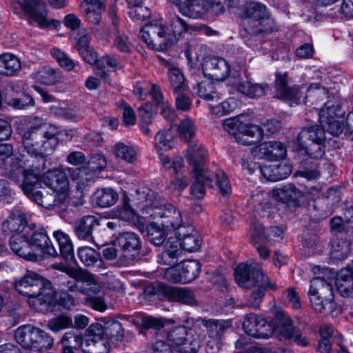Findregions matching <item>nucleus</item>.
Instances as JSON below:
<instances>
[{
    "instance_id": "nucleus-57",
    "label": "nucleus",
    "mask_w": 353,
    "mask_h": 353,
    "mask_svg": "<svg viewBox=\"0 0 353 353\" xmlns=\"http://www.w3.org/2000/svg\"><path fill=\"white\" fill-rule=\"evenodd\" d=\"M107 165L105 157L100 154H93L87 163V168L92 172H101Z\"/></svg>"
},
{
    "instance_id": "nucleus-37",
    "label": "nucleus",
    "mask_w": 353,
    "mask_h": 353,
    "mask_svg": "<svg viewBox=\"0 0 353 353\" xmlns=\"http://www.w3.org/2000/svg\"><path fill=\"white\" fill-rule=\"evenodd\" d=\"M119 199V194L111 188L98 189L94 194L96 204L101 208H108L114 205Z\"/></svg>"
},
{
    "instance_id": "nucleus-20",
    "label": "nucleus",
    "mask_w": 353,
    "mask_h": 353,
    "mask_svg": "<svg viewBox=\"0 0 353 353\" xmlns=\"http://www.w3.org/2000/svg\"><path fill=\"white\" fill-rule=\"evenodd\" d=\"M203 71L206 77L216 81H223L228 77L230 67L225 59L212 57L205 61Z\"/></svg>"
},
{
    "instance_id": "nucleus-23",
    "label": "nucleus",
    "mask_w": 353,
    "mask_h": 353,
    "mask_svg": "<svg viewBox=\"0 0 353 353\" xmlns=\"http://www.w3.org/2000/svg\"><path fill=\"white\" fill-rule=\"evenodd\" d=\"M116 241L120 248L121 259L133 258L141 248L140 239L133 232H127L120 234Z\"/></svg>"
},
{
    "instance_id": "nucleus-49",
    "label": "nucleus",
    "mask_w": 353,
    "mask_h": 353,
    "mask_svg": "<svg viewBox=\"0 0 353 353\" xmlns=\"http://www.w3.org/2000/svg\"><path fill=\"white\" fill-rule=\"evenodd\" d=\"M324 141L319 140L316 142H310L301 146H296L295 149L298 151L303 150L311 158L319 159L323 157L324 154Z\"/></svg>"
},
{
    "instance_id": "nucleus-9",
    "label": "nucleus",
    "mask_w": 353,
    "mask_h": 353,
    "mask_svg": "<svg viewBox=\"0 0 353 353\" xmlns=\"http://www.w3.org/2000/svg\"><path fill=\"white\" fill-rule=\"evenodd\" d=\"M25 14L37 23L41 28L57 29L60 26L59 21L50 19L48 11L40 0H16Z\"/></svg>"
},
{
    "instance_id": "nucleus-53",
    "label": "nucleus",
    "mask_w": 353,
    "mask_h": 353,
    "mask_svg": "<svg viewBox=\"0 0 353 353\" xmlns=\"http://www.w3.org/2000/svg\"><path fill=\"white\" fill-rule=\"evenodd\" d=\"M179 137L185 141H189L193 138L196 132V127L193 121L187 118L182 121L177 127Z\"/></svg>"
},
{
    "instance_id": "nucleus-31",
    "label": "nucleus",
    "mask_w": 353,
    "mask_h": 353,
    "mask_svg": "<svg viewBox=\"0 0 353 353\" xmlns=\"http://www.w3.org/2000/svg\"><path fill=\"white\" fill-rule=\"evenodd\" d=\"M147 235L149 241L155 245H161L164 243L165 239L171 236L174 241V234L171 231L165 230V227L159 224L156 220L152 219V222L147 227Z\"/></svg>"
},
{
    "instance_id": "nucleus-62",
    "label": "nucleus",
    "mask_w": 353,
    "mask_h": 353,
    "mask_svg": "<svg viewBox=\"0 0 353 353\" xmlns=\"http://www.w3.org/2000/svg\"><path fill=\"white\" fill-rule=\"evenodd\" d=\"M197 89L199 96L206 100H213L218 97L216 92L213 91L212 83H201L198 84Z\"/></svg>"
},
{
    "instance_id": "nucleus-27",
    "label": "nucleus",
    "mask_w": 353,
    "mask_h": 353,
    "mask_svg": "<svg viewBox=\"0 0 353 353\" xmlns=\"http://www.w3.org/2000/svg\"><path fill=\"white\" fill-rule=\"evenodd\" d=\"M336 287L343 297L350 296L353 292V261L351 265L341 269L336 277Z\"/></svg>"
},
{
    "instance_id": "nucleus-2",
    "label": "nucleus",
    "mask_w": 353,
    "mask_h": 353,
    "mask_svg": "<svg viewBox=\"0 0 353 353\" xmlns=\"http://www.w3.org/2000/svg\"><path fill=\"white\" fill-rule=\"evenodd\" d=\"M188 30V24L178 16L168 21L152 20L144 25L140 30V37L148 48L164 50L174 43L183 32Z\"/></svg>"
},
{
    "instance_id": "nucleus-63",
    "label": "nucleus",
    "mask_w": 353,
    "mask_h": 353,
    "mask_svg": "<svg viewBox=\"0 0 353 353\" xmlns=\"http://www.w3.org/2000/svg\"><path fill=\"white\" fill-rule=\"evenodd\" d=\"M103 327L106 338H114L123 334L121 324L117 321L107 322Z\"/></svg>"
},
{
    "instance_id": "nucleus-10",
    "label": "nucleus",
    "mask_w": 353,
    "mask_h": 353,
    "mask_svg": "<svg viewBox=\"0 0 353 353\" xmlns=\"http://www.w3.org/2000/svg\"><path fill=\"white\" fill-rule=\"evenodd\" d=\"M225 0H192L180 13L193 19H206L210 14H219L224 11Z\"/></svg>"
},
{
    "instance_id": "nucleus-18",
    "label": "nucleus",
    "mask_w": 353,
    "mask_h": 353,
    "mask_svg": "<svg viewBox=\"0 0 353 353\" xmlns=\"http://www.w3.org/2000/svg\"><path fill=\"white\" fill-rule=\"evenodd\" d=\"M54 267L73 278L76 281L75 288L83 294L92 290V285H96L92 275L81 268H70L62 264H55Z\"/></svg>"
},
{
    "instance_id": "nucleus-55",
    "label": "nucleus",
    "mask_w": 353,
    "mask_h": 353,
    "mask_svg": "<svg viewBox=\"0 0 353 353\" xmlns=\"http://www.w3.org/2000/svg\"><path fill=\"white\" fill-rule=\"evenodd\" d=\"M50 54L59 63L61 67L69 71L72 70L74 68L76 63L68 56V54L59 48H52Z\"/></svg>"
},
{
    "instance_id": "nucleus-29",
    "label": "nucleus",
    "mask_w": 353,
    "mask_h": 353,
    "mask_svg": "<svg viewBox=\"0 0 353 353\" xmlns=\"http://www.w3.org/2000/svg\"><path fill=\"white\" fill-rule=\"evenodd\" d=\"M21 70L20 59L13 54L6 52L0 54V76H17Z\"/></svg>"
},
{
    "instance_id": "nucleus-64",
    "label": "nucleus",
    "mask_w": 353,
    "mask_h": 353,
    "mask_svg": "<svg viewBox=\"0 0 353 353\" xmlns=\"http://www.w3.org/2000/svg\"><path fill=\"white\" fill-rule=\"evenodd\" d=\"M189 181L187 176H178L170 183L169 188L175 195H179L188 185Z\"/></svg>"
},
{
    "instance_id": "nucleus-8",
    "label": "nucleus",
    "mask_w": 353,
    "mask_h": 353,
    "mask_svg": "<svg viewBox=\"0 0 353 353\" xmlns=\"http://www.w3.org/2000/svg\"><path fill=\"white\" fill-rule=\"evenodd\" d=\"M149 190L148 188H139L136 190V195H133L132 200L128 196V194L124 192L122 195V204L114 208L112 213L114 218H117L124 221L130 222L133 224L142 225L143 223V219L139 216L137 210L134 208L133 205H141L143 211L144 205H145V197H143L142 191Z\"/></svg>"
},
{
    "instance_id": "nucleus-36",
    "label": "nucleus",
    "mask_w": 353,
    "mask_h": 353,
    "mask_svg": "<svg viewBox=\"0 0 353 353\" xmlns=\"http://www.w3.org/2000/svg\"><path fill=\"white\" fill-rule=\"evenodd\" d=\"M272 196L275 200L283 202H298L303 196V194L293 185H288L283 188L273 189Z\"/></svg>"
},
{
    "instance_id": "nucleus-33",
    "label": "nucleus",
    "mask_w": 353,
    "mask_h": 353,
    "mask_svg": "<svg viewBox=\"0 0 353 353\" xmlns=\"http://www.w3.org/2000/svg\"><path fill=\"white\" fill-rule=\"evenodd\" d=\"M163 252L159 256V262L172 267L176 263L180 249L177 243H174L170 236L163 245Z\"/></svg>"
},
{
    "instance_id": "nucleus-54",
    "label": "nucleus",
    "mask_w": 353,
    "mask_h": 353,
    "mask_svg": "<svg viewBox=\"0 0 353 353\" xmlns=\"http://www.w3.org/2000/svg\"><path fill=\"white\" fill-rule=\"evenodd\" d=\"M151 94L161 111V114L168 117L172 113V109L168 101L164 100L159 88L153 85L151 90Z\"/></svg>"
},
{
    "instance_id": "nucleus-48",
    "label": "nucleus",
    "mask_w": 353,
    "mask_h": 353,
    "mask_svg": "<svg viewBox=\"0 0 353 353\" xmlns=\"http://www.w3.org/2000/svg\"><path fill=\"white\" fill-rule=\"evenodd\" d=\"M130 6V16L134 21H143L150 15L146 7L142 6L141 0H126Z\"/></svg>"
},
{
    "instance_id": "nucleus-4",
    "label": "nucleus",
    "mask_w": 353,
    "mask_h": 353,
    "mask_svg": "<svg viewBox=\"0 0 353 353\" xmlns=\"http://www.w3.org/2000/svg\"><path fill=\"white\" fill-rule=\"evenodd\" d=\"M62 132L52 124L44 123L40 128H30L21 132L24 150L32 159L39 157V161L44 164L43 154L54 148L58 139H62Z\"/></svg>"
},
{
    "instance_id": "nucleus-56",
    "label": "nucleus",
    "mask_w": 353,
    "mask_h": 353,
    "mask_svg": "<svg viewBox=\"0 0 353 353\" xmlns=\"http://www.w3.org/2000/svg\"><path fill=\"white\" fill-rule=\"evenodd\" d=\"M237 107V103L233 98H230L216 105L211 107L212 112L219 117L223 116L234 111Z\"/></svg>"
},
{
    "instance_id": "nucleus-1",
    "label": "nucleus",
    "mask_w": 353,
    "mask_h": 353,
    "mask_svg": "<svg viewBox=\"0 0 353 353\" xmlns=\"http://www.w3.org/2000/svg\"><path fill=\"white\" fill-rule=\"evenodd\" d=\"M38 166L25 170L19 165L10 168L8 175L30 199L39 205L49 208L68 202L70 192L68 176L70 168L59 166L42 176Z\"/></svg>"
},
{
    "instance_id": "nucleus-11",
    "label": "nucleus",
    "mask_w": 353,
    "mask_h": 353,
    "mask_svg": "<svg viewBox=\"0 0 353 353\" xmlns=\"http://www.w3.org/2000/svg\"><path fill=\"white\" fill-rule=\"evenodd\" d=\"M277 325L276 315L274 322H268L263 317L250 314L245 317L243 327L245 332L252 337L267 339L276 333Z\"/></svg>"
},
{
    "instance_id": "nucleus-38",
    "label": "nucleus",
    "mask_w": 353,
    "mask_h": 353,
    "mask_svg": "<svg viewBox=\"0 0 353 353\" xmlns=\"http://www.w3.org/2000/svg\"><path fill=\"white\" fill-rule=\"evenodd\" d=\"M32 77L37 82L48 85L54 84L60 79L59 73L48 65L38 68Z\"/></svg>"
},
{
    "instance_id": "nucleus-17",
    "label": "nucleus",
    "mask_w": 353,
    "mask_h": 353,
    "mask_svg": "<svg viewBox=\"0 0 353 353\" xmlns=\"http://www.w3.org/2000/svg\"><path fill=\"white\" fill-rule=\"evenodd\" d=\"M105 336L103 326L100 323L91 324L86 330L85 339H83V346L86 351L90 350L91 346L98 349L103 347V350H97L96 353H110V345L108 342L104 339Z\"/></svg>"
},
{
    "instance_id": "nucleus-5",
    "label": "nucleus",
    "mask_w": 353,
    "mask_h": 353,
    "mask_svg": "<svg viewBox=\"0 0 353 353\" xmlns=\"http://www.w3.org/2000/svg\"><path fill=\"white\" fill-rule=\"evenodd\" d=\"M142 194L143 197L146 198L143 210H145L146 213L159 224L165 227V230L176 234L179 228L185 225L181 211L175 206L172 204L161 205L158 195L150 190H143Z\"/></svg>"
},
{
    "instance_id": "nucleus-28",
    "label": "nucleus",
    "mask_w": 353,
    "mask_h": 353,
    "mask_svg": "<svg viewBox=\"0 0 353 353\" xmlns=\"http://www.w3.org/2000/svg\"><path fill=\"white\" fill-rule=\"evenodd\" d=\"M263 137V130L254 124L244 123L240 125L239 134H236V141L241 145H251Z\"/></svg>"
},
{
    "instance_id": "nucleus-45",
    "label": "nucleus",
    "mask_w": 353,
    "mask_h": 353,
    "mask_svg": "<svg viewBox=\"0 0 353 353\" xmlns=\"http://www.w3.org/2000/svg\"><path fill=\"white\" fill-rule=\"evenodd\" d=\"M168 78L172 88L176 92H183L187 88L184 76L178 68L170 66Z\"/></svg>"
},
{
    "instance_id": "nucleus-7",
    "label": "nucleus",
    "mask_w": 353,
    "mask_h": 353,
    "mask_svg": "<svg viewBox=\"0 0 353 353\" xmlns=\"http://www.w3.org/2000/svg\"><path fill=\"white\" fill-rule=\"evenodd\" d=\"M15 339L23 348L41 351L52 347L53 338L43 330L30 325L18 327L15 332Z\"/></svg>"
},
{
    "instance_id": "nucleus-21",
    "label": "nucleus",
    "mask_w": 353,
    "mask_h": 353,
    "mask_svg": "<svg viewBox=\"0 0 353 353\" xmlns=\"http://www.w3.org/2000/svg\"><path fill=\"white\" fill-rule=\"evenodd\" d=\"M254 265V263L250 265L242 263L234 269V279L239 285L250 288L257 283V280H261V277L257 278V272L262 270L259 267Z\"/></svg>"
},
{
    "instance_id": "nucleus-35",
    "label": "nucleus",
    "mask_w": 353,
    "mask_h": 353,
    "mask_svg": "<svg viewBox=\"0 0 353 353\" xmlns=\"http://www.w3.org/2000/svg\"><path fill=\"white\" fill-rule=\"evenodd\" d=\"M24 228H30V226L26 225L23 213L19 210L12 212L2 224L3 231L8 233L20 232Z\"/></svg>"
},
{
    "instance_id": "nucleus-47",
    "label": "nucleus",
    "mask_w": 353,
    "mask_h": 353,
    "mask_svg": "<svg viewBox=\"0 0 353 353\" xmlns=\"http://www.w3.org/2000/svg\"><path fill=\"white\" fill-rule=\"evenodd\" d=\"M350 243L346 241L334 242L330 252L331 259L334 262L345 259L350 251Z\"/></svg>"
},
{
    "instance_id": "nucleus-61",
    "label": "nucleus",
    "mask_w": 353,
    "mask_h": 353,
    "mask_svg": "<svg viewBox=\"0 0 353 353\" xmlns=\"http://www.w3.org/2000/svg\"><path fill=\"white\" fill-rule=\"evenodd\" d=\"M10 104L17 109H25L29 106H33L34 101L31 96L22 94L20 97L12 99Z\"/></svg>"
},
{
    "instance_id": "nucleus-50",
    "label": "nucleus",
    "mask_w": 353,
    "mask_h": 353,
    "mask_svg": "<svg viewBox=\"0 0 353 353\" xmlns=\"http://www.w3.org/2000/svg\"><path fill=\"white\" fill-rule=\"evenodd\" d=\"M77 254L81 261L87 266L93 265L100 259L95 250L87 246L79 248Z\"/></svg>"
},
{
    "instance_id": "nucleus-32",
    "label": "nucleus",
    "mask_w": 353,
    "mask_h": 353,
    "mask_svg": "<svg viewBox=\"0 0 353 353\" xmlns=\"http://www.w3.org/2000/svg\"><path fill=\"white\" fill-rule=\"evenodd\" d=\"M53 237L59 245L60 253L68 261L74 259V246L69 234L61 230L54 231Z\"/></svg>"
},
{
    "instance_id": "nucleus-58",
    "label": "nucleus",
    "mask_w": 353,
    "mask_h": 353,
    "mask_svg": "<svg viewBox=\"0 0 353 353\" xmlns=\"http://www.w3.org/2000/svg\"><path fill=\"white\" fill-rule=\"evenodd\" d=\"M227 323L218 320L204 321L203 325L207 329L209 336L212 338L218 337L227 326Z\"/></svg>"
},
{
    "instance_id": "nucleus-30",
    "label": "nucleus",
    "mask_w": 353,
    "mask_h": 353,
    "mask_svg": "<svg viewBox=\"0 0 353 353\" xmlns=\"http://www.w3.org/2000/svg\"><path fill=\"white\" fill-rule=\"evenodd\" d=\"M195 182L190 188L192 196L196 199H201L205 195V186L213 187V174L209 171L197 172L192 173Z\"/></svg>"
},
{
    "instance_id": "nucleus-44",
    "label": "nucleus",
    "mask_w": 353,
    "mask_h": 353,
    "mask_svg": "<svg viewBox=\"0 0 353 353\" xmlns=\"http://www.w3.org/2000/svg\"><path fill=\"white\" fill-rule=\"evenodd\" d=\"M61 343L63 345V353H73V349L79 347H81L83 352H86L83 346V338L71 332H67L62 336Z\"/></svg>"
},
{
    "instance_id": "nucleus-13",
    "label": "nucleus",
    "mask_w": 353,
    "mask_h": 353,
    "mask_svg": "<svg viewBox=\"0 0 353 353\" xmlns=\"http://www.w3.org/2000/svg\"><path fill=\"white\" fill-rule=\"evenodd\" d=\"M319 119L322 127L332 135L338 136L344 130V111L339 105L323 108L319 113Z\"/></svg>"
},
{
    "instance_id": "nucleus-46",
    "label": "nucleus",
    "mask_w": 353,
    "mask_h": 353,
    "mask_svg": "<svg viewBox=\"0 0 353 353\" xmlns=\"http://www.w3.org/2000/svg\"><path fill=\"white\" fill-rule=\"evenodd\" d=\"M112 152L116 158L127 162H133L137 157V153L132 148L121 142L113 146Z\"/></svg>"
},
{
    "instance_id": "nucleus-12",
    "label": "nucleus",
    "mask_w": 353,
    "mask_h": 353,
    "mask_svg": "<svg viewBox=\"0 0 353 353\" xmlns=\"http://www.w3.org/2000/svg\"><path fill=\"white\" fill-rule=\"evenodd\" d=\"M25 234L28 235L30 250L35 254L33 261H37L45 254L52 256L58 255L57 250L43 231L35 230L31 227L25 228Z\"/></svg>"
},
{
    "instance_id": "nucleus-14",
    "label": "nucleus",
    "mask_w": 353,
    "mask_h": 353,
    "mask_svg": "<svg viewBox=\"0 0 353 353\" xmlns=\"http://www.w3.org/2000/svg\"><path fill=\"white\" fill-rule=\"evenodd\" d=\"M174 141L169 132H159L155 137V148L161 156L162 165L165 169H173L177 172L183 166V159L181 158L170 159L168 156H164L163 153L174 146Z\"/></svg>"
},
{
    "instance_id": "nucleus-3",
    "label": "nucleus",
    "mask_w": 353,
    "mask_h": 353,
    "mask_svg": "<svg viewBox=\"0 0 353 353\" xmlns=\"http://www.w3.org/2000/svg\"><path fill=\"white\" fill-rule=\"evenodd\" d=\"M14 289L27 297L28 304L37 310H43V304H54V291L51 283L36 272L28 271L14 279Z\"/></svg>"
},
{
    "instance_id": "nucleus-34",
    "label": "nucleus",
    "mask_w": 353,
    "mask_h": 353,
    "mask_svg": "<svg viewBox=\"0 0 353 353\" xmlns=\"http://www.w3.org/2000/svg\"><path fill=\"white\" fill-rule=\"evenodd\" d=\"M257 278L261 277V280H257V283H255L257 285L258 288L252 293L250 299V305L254 307H256L259 305V303L264 295L265 286H267L272 290L276 289V285L274 283L271 282L269 278L265 275L263 272L259 271L257 272Z\"/></svg>"
},
{
    "instance_id": "nucleus-41",
    "label": "nucleus",
    "mask_w": 353,
    "mask_h": 353,
    "mask_svg": "<svg viewBox=\"0 0 353 353\" xmlns=\"http://www.w3.org/2000/svg\"><path fill=\"white\" fill-rule=\"evenodd\" d=\"M180 263L183 276H174V279L183 281V283H189L194 280L199 273L200 263L197 261H187Z\"/></svg>"
},
{
    "instance_id": "nucleus-51",
    "label": "nucleus",
    "mask_w": 353,
    "mask_h": 353,
    "mask_svg": "<svg viewBox=\"0 0 353 353\" xmlns=\"http://www.w3.org/2000/svg\"><path fill=\"white\" fill-rule=\"evenodd\" d=\"M186 336L188 338H185L178 351L181 353H196L200 347L198 336L192 332L188 333Z\"/></svg>"
},
{
    "instance_id": "nucleus-43",
    "label": "nucleus",
    "mask_w": 353,
    "mask_h": 353,
    "mask_svg": "<svg viewBox=\"0 0 353 353\" xmlns=\"http://www.w3.org/2000/svg\"><path fill=\"white\" fill-rule=\"evenodd\" d=\"M97 223L92 216H85L80 220L75 228V233L79 239L88 240L91 236L92 228Z\"/></svg>"
},
{
    "instance_id": "nucleus-60",
    "label": "nucleus",
    "mask_w": 353,
    "mask_h": 353,
    "mask_svg": "<svg viewBox=\"0 0 353 353\" xmlns=\"http://www.w3.org/2000/svg\"><path fill=\"white\" fill-rule=\"evenodd\" d=\"M55 296H57V293L54 292V304H51L50 305H47L46 304H43V310H53L56 307L57 304L62 305L63 307L66 309H70L74 304V299L72 296L68 295L65 293H63L60 294L59 301L55 299Z\"/></svg>"
},
{
    "instance_id": "nucleus-22",
    "label": "nucleus",
    "mask_w": 353,
    "mask_h": 353,
    "mask_svg": "<svg viewBox=\"0 0 353 353\" xmlns=\"http://www.w3.org/2000/svg\"><path fill=\"white\" fill-rule=\"evenodd\" d=\"M207 157L208 151L205 148L202 144L195 141L189 143L185 153L187 161L192 168V173L208 170L204 168V163Z\"/></svg>"
},
{
    "instance_id": "nucleus-15",
    "label": "nucleus",
    "mask_w": 353,
    "mask_h": 353,
    "mask_svg": "<svg viewBox=\"0 0 353 353\" xmlns=\"http://www.w3.org/2000/svg\"><path fill=\"white\" fill-rule=\"evenodd\" d=\"M276 321L278 325L275 334L284 336L299 346L308 345V339L299 329L292 326L291 319L281 310L276 312Z\"/></svg>"
},
{
    "instance_id": "nucleus-6",
    "label": "nucleus",
    "mask_w": 353,
    "mask_h": 353,
    "mask_svg": "<svg viewBox=\"0 0 353 353\" xmlns=\"http://www.w3.org/2000/svg\"><path fill=\"white\" fill-rule=\"evenodd\" d=\"M308 296L312 307L318 312L330 314L336 308L332 285L323 278L316 277L311 281Z\"/></svg>"
},
{
    "instance_id": "nucleus-40",
    "label": "nucleus",
    "mask_w": 353,
    "mask_h": 353,
    "mask_svg": "<svg viewBox=\"0 0 353 353\" xmlns=\"http://www.w3.org/2000/svg\"><path fill=\"white\" fill-rule=\"evenodd\" d=\"M236 89L241 93L250 98H260L265 95L268 86L252 83L249 81L238 82L236 84Z\"/></svg>"
},
{
    "instance_id": "nucleus-26",
    "label": "nucleus",
    "mask_w": 353,
    "mask_h": 353,
    "mask_svg": "<svg viewBox=\"0 0 353 353\" xmlns=\"http://www.w3.org/2000/svg\"><path fill=\"white\" fill-rule=\"evenodd\" d=\"M287 74L279 73L276 74V85L278 97L291 103V105L298 104L303 97L300 93L299 88H288L287 86Z\"/></svg>"
},
{
    "instance_id": "nucleus-19",
    "label": "nucleus",
    "mask_w": 353,
    "mask_h": 353,
    "mask_svg": "<svg viewBox=\"0 0 353 353\" xmlns=\"http://www.w3.org/2000/svg\"><path fill=\"white\" fill-rule=\"evenodd\" d=\"M174 243H177L179 248L188 252L197 250L201 245V239L197 232L190 225L179 228V232L174 236Z\"/></svg>"
},
{
    "instance_id": "nucleus-16",
    "label": "nucleus",
    "mask_w": 353,
    "mask_h": 353,
    "mask_svg": "<svg viewBox=\"0 0 353 353\" xmlns=\"http://www.w3.org/2000/svg\"><path fill=\"white\" fill-rule=\"evenodd\" d=\"M252 154L257 159L278 161L285 157L287 150L280 141H268L252 148Z\"/></svg>"
},
{
    "instance_id": "nucleus-42",
    "label": "nucleus",
    "mask_w": 353,
    "mask_h": 353,
    "mask_svg": "<svg viewBox=\"0 0 353 353\" xmlns=\"http://www.w3.org/2000/svg\"><path fill=\"white\" fill-rule=\"evenodd\" d=\"M165 293L172 301L190 305H194L196 302L193 293L185 289L166 287Z\"/></svg>"
},
{
    "instance_id": "nucleus-25",
    "label": "nucleus",
    "mask_w": 353,
    "mask_h": 353,
    "mask_svg": "<svg viewBox=\"0 0 353 353\" xmlns=\"http://www.w3.org/2000/svg\"><path fill=\"white\" fill-rule=\"evenodd\" d=\"M9 243L11 250L17 255L28 261H34L35 254L30 250L25 228L20 232L12 234Z\"/></svg>"
},
{
    "instance_id": "nucleus-52",
    "label": "nucleus",
    "mask_w": 353,
    "mask_h": 353,
    "mask_svg": "<svg viewBox=\"0 0 353 353\" xmlns=\"http://www.w3.org/2000/svg\"><path fill=\"white\" fill-rule=\"evenodd\" d=\"M188 334L185 327L179 326L173 329L168 335V341L172 348L178 350Z\"/></svg>"
},
{
    "instance_id": "nucleus-24",
    "label": "nucleus",
    "mask_w": 353,
    "mask_h": 353,
    "mask_svg": "<svg viewBox=\"0 0 353 353\" xmlns=\"http://www.w3.org/2000/svg\"><path fill=\"white\" fill-rule=\"evenodd\" d=\"M246 16L252 18V23L257 32L268 31L266 27L270 22L268 18L266 7L259 3L251 2L248 4L245 10Z\"/></svg>"
},
{
    "instance_id": "nucleus-59",
    "label": "nucleus",
    "mask_w": 353,
    "mask_h": 353,
    "mask_svg": "<svg viewBox=\"0 0 353 353\" xmlns=\"http://www.w3.org/2000/svg\"><path fill=\"white\" fill-rule=\"evenodd\" d=\"M72 325V319L66 316H59L49 321L48 327L53 332H59Z\"/></svg>"
},
{
    "instance_id": "nucleus-39",
    "label": "nucleus",
    "mask_w": 353,
    "mask_h": 353,
    "mask_svg": "<svg viewBox=\"0 0 353 353\" xmlns=\"http://www.w3.org/2000/svg\"><path fill=\"white\" fill-rule=\"evenodd\" d=\"M324 141V130L317 126L303 128L297 137V145L301 146L316 141Z\"/></svg>"
}]
</instances>
